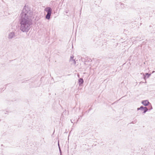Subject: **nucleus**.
<instances>
[{"label": "nucleus", "mask_w": 155, "mask_h": 155, "mask_svg": "<svg viewBox=\"0 0 155 155\" xmlns=\"http://www.w3.org/2000/svg\"><path fill=\"white\" fill-rule=\"evenodd\" d=\"M45 11L47 13L45 16L46 18L48 20L50 19L52 13L51 8L50 7H47L45 8Z\"/></svg>", "instance_id": "nucleus-2"}, {"label": "nucleus", "mask_w": 155, "mask_h": 155, "mask_svg": "<svg viewBox=\"0 0 155 155\" xmlns=\"http://www.w3.org/2000/svg\"><path fill=\"white\" fill-rule=\"evenodd\" d=\"M121 7L122 8H124V7H125L124 6V5L122 3L121 4Z\"/></svg>", "instance_id": "nucleus-10"}, {"label": "nucleus", "mask_w": 155, "mask_h": 155, "mask_svg": "<svg viewBox=\"0 0 155 155\" xmlns=\"http://www.w3.org/2000/svg\"><path fill=\"white\" fill-rule=\"evenodd\" d=\"M58 147H59V149L60 154H61V149H60V146H59V143H58Z\"/></svg>", "instance_id": "nucleus-11"}, {"label": "nucleus", "mask_w": 155, "mask_h": 155, "mask_svg": "<svg viewBox=\"0 0 155 155\" xmlns=\"http://www.w3.org/2000/svg\"><path fill=\"white\" fill-rule=\"evenodd\" d=\"M151 74H149L148 73H147L146 74V75L144 77V78L145 79V78L147 77V78H148L150 76Z\"/></svg>", "instance_id": "nucleus-8"}, {"label": "nucleus", "mask_w": 155, "mask_h": 155, "mask_svg": "<svg viewBox=\"0 0 155 155\" xmlns=\"http://www.w3.org/2000/svg\"><path fill=\"white\" fill-rule=\"evenodd\" d=\"M33 12L26 5L24 7L20 14V29L23 32H27L30 29L32 24V18Z\"/></svg>", "instance_id": "nucleus-1"}, {"label": "nucleus", "mask_w": 155, "mask_h": 155, "mask_svg": "<svg viewBox=\"0 0 155 155\" xmlns=\"http://www.w3.org/2000/svg\"><path fill=\"white\" fill-rule=\"evenodd\" d=\"M143 107V106H141L140 107L137 108V110H140L141 111H143V107Z\"/></svg>", "instance_id": "nucleus-7"}, {"label": "nucleus", "mask_w": 155, "mask_h": 155, "mask_svg": "<svg viewBox=\"0 0 155 155\" xmlns=\"http://www.w3.org/2000/svg\"><path fill=\"white\" fill-rule=\"evenodd\" d=\"M78 82L79 83V85H81L82 84H83L84 82V81L82 78H80L78 80Z\"/></svg>", "instance_id": "nucleus-6"}, {"label": "nucleus", "mask_w": 155, "mask_h": 155, "mask_svg": "<svg viewBox=\"0 0 155 155\" xmlns=\"http://www.w3.org/2000/svg\"><path fill=\"white\" fill-rule=\"evenodd\" d=\"M143 108V113L145 114L147 111L148 109L146 107H144Z\"/></svg>", "instance_id": "nucleus-9"}, {"label": "nucleus", "mask_w": 155, "mask_h": 155, "mask_svg": "<svg viewBox=\"0 0 155 155\" xmlns=\"http://www.w3.org/2000/svg\"><path fill=\"white\" fill-rule=\"evenodd\" d=\"M79 75H78V77H79Z\"/></svg>", "instance_id": "nucleus-13"}, {"label": "nucleus", "mask_w": 155, "mask_h": 155, "mask_svg": "<svg viewBox=\"0 0 155 155\" xmlns=\"http://www.w3.org/2000/svg\"><path fill=\"white\" fill-rule=\"evenodd\" d=\"M15 36V33L14 32H12L8 34V38L9 39H12Z\"/></svg>", "instance_id": "nucleus-3"}, {"label": "nucleus", "mask_w": 155, "mask_h": 155, "mask_svg": "<svg viewBox=\"0 0 155 155\" xmlns=\"http://www.w3.org/2000/svg\"><path fill=\"white\" fill-rule=\"evenodd\" d=\"M74 57L73 55L71 56L70 57V61L71 62L72 64H76V62L75 61V59H74Z\"/></svg>", "instance_id": "nucleus-4"}, {"label": "nucleus", "mask_w": 155, "mask_h": 155, "mask_svg": "<svg viewBox=\"0 0 155 155\" xmlns=\"http://www.w3.org/2000/svg\"><path fill=\"white\" fill-rule=\"evenodd\" d=\"M142 103L144 106H147L150 103L148 100H146L142 101Z\"/></svg>", "instance_id": "nucleus-5"}, {"label": "nucleus", "mask_w": 155, "mask_h": 155, "mask_svg": "<svg viewBox=\"0 0 155 155\" xmlns=\"http://www.w3.org/2000/svg\"><path fill=\"white\" fill-rule=\"evenodd\" d=\"M78 59H79V61H81V60L82 61V58L80 56H78Z\"/></svg>", "instance_id": "nucleus-12"}]
</instances>
